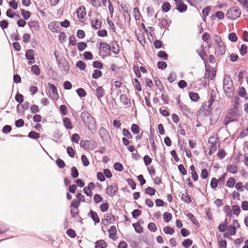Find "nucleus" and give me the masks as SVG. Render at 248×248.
Wrapping results in <instances>:
<instances>
[{
  "mask_svg": "<svg viewBox=\"0 0 248 248\" xmlns=\"http://www.w3.org/2000/svg\"><path fill=\"white\" fill-rule=\"evenodd\" d=\"M223 89L226 95L231 98L233 95L234 87L232 81L229 76H225L223 82Z\"/></svg>",
  "mask_w": 248,
  "mask_h": 248,
  "instance_id": "nucleus-1",
  "label": "nucleus"
},
{
  "mask_svg": "<svg viewBox=\"0 0 248 248\" xmlns=\"http://www.w3.org/2000/svg\"><path fill=\"white\" fill-rule=\"evenodd\" d=\"M241 11L238 8L233 7L229 9L226 13L227 17L231 19H235L240 16Z\"/></svg>",
  "mask_w": 248,
  "mask_h": 248,
  "instance_id": "nucleus-2",
  "label": "nucleus"
},
{
  "mask_svg": "<svg viewBox=\"0 0 248 248\" xmlns=\"http://www.w3.org/2000/svg\"><path fill=\"white\" fill-rule=\"evenodd\" d=\"M208 142L211 144L209 147V154L212 155L213 153H214L217 150V138L215 137H210L208 140Z\"/></svg>",
  "mask_w": 248,
  "mask_h": 248,
  "instance_id": "nucleus-3",
  "label": "nucleus"
},
{
  "mask_svg": "<svg viewBox=\"0 0 248 248\" xmlns=\"http://www.w3.org/2000/svg\"><path fill=\"white\" fill-rule=\"evenodd\" d=\"M239 227V224L236 220H233L232 222V225L230 226L227 229V232L224 233L225 236L228 235H234L236 233V227Z\"/></svg>",
  "mask_w": 248,
  "mask_h": 248,
  "instance_id": "nucleus-4",
  "label": "nucleus"
},
{
  "mask_svg": "<svg viewBox=\"0 0 248 248\" xmlns=\"http://www.w3.org/2000/svg\"><path fill=\"white\" fill-rule=\"evenodd\" d=\"M48 85L49 86L48 92L50 96L53 99L57 100L59 97L57 88L54 84L48 83Z\"/></svg>",
  "mask_w": 248,
  "mask_h": 248,
  "instance_id": "nucleus-5",
  "label": "nucleus"
},
{
  "mask_svg": "<svg viewBox=\"0 0 248 248\" xmlns=\"http://www.w3.org/2000/svg\"><path fill=\"white\" fill-rule=\"evenodd\" d=\"M118 190V186L116 184H113L111 185H108L107 186L106 189V194L108 196H113L116 191Z\"/></svg>",
  "mask_w": 248,
  "mask_h": 248,
  "instance_id": "nucleus-6",
  "label": "nucleus"
},
{
  "mask_svg": "<svg viewBox=\"0 0 248 248\" xmlns=\"http://www.w3.org/2000/svg\"><path fill=\"white\" fill-rule=\"evenodd\" d=\"M100 50L104 54L108 53L110 50V46L105 42H100Z\"/></svg>",
  "mask_w": 248,
  "mask_h": 248,
  "instance_id": "nucleus-7",
  "label": "nucleus"
},
{
  "mask_svg": "<svg viewBox=\"0 0 248 248\" xmlns=\"http://www.w3.org/2000/svg\"><path fill=\"white\" fill-rule=\"evenodd\" d=\"M60 22H53L48 24L49 29L53 32H57L60 31Z\"/></svg>",
  "mask_w": 248,
  "mask_h": 248,
  "instance_id": "nucleus-8",
  "label": "nucleus"
},
{
  "mask_svg": "<svg viewBox=\"0 0 248 248\" xmlns=\"http://www.w3.org/2000/svg\"><path fill=\"white\" fill-rule=\"evenodd\" d=\"M25 57L27 60L30 61L28 62V63L30 65L32 64L33 63L32 60L34 59V51L32 49L28 50L26 52Z\"/></svg>",
  "mask_w": 248,
  "mask_h": 248,
  "instance_id": "nucleus-9",
  "label": "nucleus"
},
{
  "mask_svg": "<svg viewBox=\"0 0 248 248\" xmlns=\"http://www.w3.org/2000/svg\"><path fill=\"white\" fill-rule=\"evenodd\" d=\"M216 71L213 69L208 70L206 67V71L204 75V78L209 79L210 80H213L215 77Z\"/></svg>",
  "mask_w": 248,
  "mask_h": 248,
  "instance_id": "nucleus-10",
  "label": "nucleus"
},
{
  "mask_svg": "<svg viewBox=\"0 0 248 248\" xmlns=\"http://www.w3.org/2000/svg\"><path fill=\"white\" fill-rule=\"evenodd\" d=\"M77 14L79 18H84L86 14L84 7L83 6H80L77 10Z\"/></svg>",
  "mask_w": 248,
  "mask_h": 248,
  "instance_id": "nucleus-11",
  "label": "nucleus"
},
{
  "mask_svg": "<svg viewBox=\"0 0 248 248\" xmlns=\"http://www.w3.org/2000/svg\"><path fill=\"white\" fill-rule=\"evenodd\" d=\"M105 93V90L102 86L97 87L96 89V96L98 100L101 101V99L103 97Z\"/></svg>",
  "mask_w": 248,
  "mask_h": 248,
  "instance_id": "nucleus-12",
  "label": "nucleus"
},
{
  "mask_svg": "<svg viewBox=\"0 0 248 248\" xmlns=\"http://www.w3.org/2000/svg\"><path fill=\"white\" fill-rule=\"evenodd\" d=\"M63 124L64 126L67 129H72L73 128V125L70 119L68 118L65 117L63 119Z\"/></svg>",
  "mask_w": 248,
  "mask_h": 248,
  "instance_id": "nucleus-13",
  "label": "nucleus"
},
{
  "mask_svg": "<svg viewBox=\"0 0 248 248\" xmlns=\"http://www.w3.org/2000/svg\"><path fill=\"white\" fill-rule=\"evenodd\" d=\"M110 49L114 54H118L119 52V48L118 44L115 41H112L110 43Z\"/></svg>",
  "mask_w": 248,
  "mask_h": 248,
  "instance_id": "nucleus-14",
  "label": "nucleus"
},
{
  "mask_svg": "<svg viewBox=\"0 0 248 248\" xmlns=\"http://www.w3.org/2000/svg\"><path fill=\"white\" fill-rule=\"evenodd\" d=\"M116 228L114 226H112L108 230L109 236L110 238L114 239L116 237Z\"/></svg>",
  "mask_w": 248,
  "mask_h": 248,
  "instance_id": "nucleus-15",
  "label": "nucleus"
},
{
  "mask_svg": "<svg viewBox=\"0 0 248 248\" xmlns=\"http://www.w3.org/2000/svg\"><path fill=\"white\" fill-rule=\"evenodd\" d=\"M90 216L92 217V219L94 221L95 224L99 222L100 220L96 212L91 211L90 213Z\"/></svg>",
  "mask_w": 248,
  "mask_h": 248,
  "instance_id": "nucleus-16",
  "label": "nucleus"
},
{
  "mask_svg": "<svg viewBox=\"0 0 248 248\" xmlns=\"http://www.w3.org/2000/svg\"><path fill=\"white\" fill-rule=\"evenodd\" d=\"M189 97L190 99L195 102H197L199 100L200 98L199 95L198 93L194 92H190L189 93Z\"/></svg>",
  "mask_w": 248,
  "mask_h": 248,
  "instance_id": "nucleus-17",
  "label": "nucleus"
},
{
  "mask_svg": "<svg viewBox=\"0 0 248 248\" xmlns=\"http://www.w3.org/2000/svg\"><path fill=\"white\" fill-rule=\"evenodd\" d=\"M107 244L103 240H100L96 243V248H106Z\"/></svg>",
  "mask_w": 248,
  "mask_h": 248,
  "instance_id": "nucleus-18",
  "label": "nucleus"
},
{
  "mask_svg": "<svg viewBox=\"0 0 248 248\" xmlns=\"http://www.w3.org/2000/svg\"><path fill=\"white\" fill-rule=\"evenodd\" d=\"M104 217L106 218V219L109 222V223H113L115 220V217L111 214H106Z\"/></svg>",
  "mask_w": 248,
  "mask_h": 248,
  "instance_id": "nucleus-19",
  "label": "nucleus"
},
{
  "mask_svg": "<svg viewBox=\"0 0 248 248\" xmlns=\"http://www.w3.org/2000/svg\"><path fill=\"white\" fill-rule=\"evenodd\" d=\"M133 226L135 229V231L138 233H141L143 231L142 227L140 226L139 222L133 224Z\"/></svg>",
  "mask_w": 248,
  "mask_h": 248,
  "instance_id": "nucleus-20",
  "label": "nucleus"
},
{
  "mask_svg": "<svg viewBox=\"0 0 248 248\" xmlns=\"http://www.w3.org/2000/svg\"><path fill=\"white\" fill-rule=\"evenodd\" d=\"M227 170L232 173L235 174L237 172V167L235 165L231 164L228 166Z\"/></svg>",
  "mask_w": 248,
  "mask_h": 248,
  "instance_id": "nucleus-21",
  "label": "nucleus"
},
{
  "mask_svg": "<svg viewBox=\"0 0 248 248\" xmlns=\"http://www.w3.org/2000/svg\"><path fill=\"white\" fill-rule=\"evenodd\" d=\"M163 231L165 233L169 234H172L175 232L174 230L169 226L164 227Z\"/></svg>",
  "mask_w": 248,
  "mask_h": 248,
  "instance_id": "nucleus-22",
  "label": "nucleus"
},
{
  "mask_svg": "<svg viewBox=\"0 0 248 248\" xmlns=\"http://www.w3.org/2000/svg\"><path fill=\"white\" fill-rule=\"evenodd\" d=\"M235 183V180L232 177H230L228 179V180L227 181L226 185L228 187L232 188L234 186Z\"/></svg>",
  "mask_w": 248,
  "mask_h": 248,
  "instance_id": "nucleus-23",
  "label": "nucleus"
},
{
  "mask_svg": "<svg viewBox=\"0 0 248 248\" xmlns=\"http://www.w3.org/2000/svg\"><path fill=\"white\" fill-rule=\"evenodd\" d=\"M120 100L124 105H128L129 102V100L127 97V96L124 94L120 96Z\"/></svg>",
  "mask_w": 248,
  "mask_h": 248,
  "instance_id": "nucleus-24",
  "label": "nucleus"
},
{
  "mask_svg": "<svg viewBox=\"0 0 248 248\" xmlns=\"http://www.w3.org/2000/svg\"><path fill=\"white\" fill-rule=\"evenodd\" d=\"M21 14L25 20H28L31 16V13L24 9L21 10Z\"/></svg>",
  "mask_w": 248,
  "mask_h": 248,
  "instance_id": "nucleus-25",
  "label": "nucleus"
},
{
  "mask_svg": "<svg viewBox=\"0 0 248 248\" xmlns=\"http://www.w3.org/2000/svg\"><path fill=\"white\" fill-rule=\"evenodd\" d=\"M172 218V215L170 213L165 212L163 214V219L166 222H169Z\"/></svg>",
  "mask_w": 248,
  "mask_h": 248,
  "instance_id": "nucleus-26",
  "label": "nucleus"
},
{
  "mask_svg": "<svg viewBox=\"0 0 248 248\" xmlns=\"http://www.w3.org/2000/svg\"><path fill=\"white\" fill-rule=\"evenodd\" d=\"M87 46L86 43H85V42H79L78 44L77 48L79 51H82L86 48Z\"/></svg>",
  "mask_w": 248,
  "mask_h": 248,
  "instance_id": "nucleus-27",
  "label": "nucleus"
},
{
  "mask_svg": "<svg viewBox=\"0 0 248 248\" xmlns=\"http://www.w3.org/2000/svg\"><path fill=\"white\" fill-rule=\"evenodd\" d=\"M145 193L150 196L155 195V190L151 187H148L145 190Z\"/></svg>",
  "mask_w": 248,
  "mask_h": 248,
  "instance_id": "nucleus-28",
  "label": "nucleus"
},
{
  "mask_svg": "<svg viewBox=\"0 0 248 248\" xmlns=\"http://www.w3.org/2000/svg\"><path fill=\"white\" fill-rule=\"evenodd\" d=\"M28 137L31 139H37L39 138L40 136L38 133L34 131H32L29 133Z\"/></svg>",
  "mask_w": 248,
  "mask_h": 248,
  "instance_id": "nucleus-29",
  "label": "nucleus"
},
{
  "mask_svg": "<svg viewBox=\"0 0 248 248\" xmlns=\"http://www.w3.org/2000/svg\"><path fill=\"white\" fill-rule=\"evenodd\" d=\"M181 199L183 201L186 203H189L191 201V198L187 194V193L183 194L181 196Z\"/></svg>",
  "mask_w": 248,
  "mask_h": 248,
  "instance_id": "nucleus-30",
  "label": "nucleus"
},
{
  "mask_svg": "<svg viewBox=\"0 0 248 248\" xmlns=\"http://www.w3.org/2000/svg\"><path fill=\"white\" fill-rule=\"evenodd\" d=\"M170 8V5L168 2H165L162 5V11L165 12H168Z\"/></svg>",
  "mask_w": 248,
  "mask_h": 248,
  "instance_id": "nucleus-31",
  "label": "nucleus"
},
{
  "mask_svg": "<svg viewBox=\"0 0 248 248\" xmlns=\"http://www.w3.org/2000/svg\"><path fill=\"white\" fill-rule=\"evenodd\" d=\"M102 72L99 70H95L93 73L92 77L94 79H97L102 76Z\"/></svg>",
  "mask_w": 248,
  "mask_h": 248,
  "instance_id": "nucleus-32",
  "label": "nucleus"
},
{
  "mask_svg": "<svg viewBox=\"0 0 248 248\" xmlns=\"http://www.w3.org/2000/svg\"><path fill=\"white\" fill-rule=\"evenodd\" d=\"M211 10V8L210 7H207L204 8L202 11V14L203 17L206 18V17L207 16L209 15V13H210Z\"/></svg>",
  "mask_w": 248,
  "mask_h": 248,
  "instance_id": "nucleus-33",
  "label": "nucleus"
},
{
  "mask_svg": "<svg viewBox=\"0 0 248 248\" xmlns=\"http://www.w3.org/2000/svg\"><path fill=\"white\" fill-rule=\"evenodd\" d=\"M76 66L80 70H83L86 67V64L83 61H79L77 62Z\"/></svg>",
  "mask_w": 248,
  "mask_h": 248,
  "instance_id": "nucleus-34",
  "label": "nucleus"
},
{
  "mask_svg": "<svg viewBox=\"0 0 248 248\" xmlns=\"http://www.w3.org/2000/svg\"><path fill=\"white\" fill-rule=\"evenodd\" d=\"M192 241L191 239H187L183 241L182 245L185 248H188L192 245Z\"/></svg>",
  "mask_w": 248,
  "mask_h": 248,
  "instance_id": "nucleus-35",
  "label": "nucleus"
},
{
  "mask_svg": "<svg viewBox=\"0 0 248 248\" xmlns=\"http://www.w3.org/2000/svg\"><path fill=\"white\" fill-rule=\"evenodd\" d=\"M31 72L36 75H39L40 73L39 67L36 65H34L31 67Z\"/></svg>",
  "mask_w": 248,
  "mask_h": 248,
  "instance_id": "nucleus-36",
  "label": "nucleus"
},
{
  "mask_svg": "<svg viewBox=\"0 0 248 248\" xmlns=\"http://www.w3.org/2000/svg\"><path fill=\"white\" fill-rule=\"evenodd\" d=\"M177 9L181 13L185 12L187 9V6L185 4H180L177 6Z\"/></svg>",
  "mask_w": 248,
  "mask_h": 248,
  "instance_id": "nucleus-37",
  "label": "nucleus"
},
{
  "mask_svg": "<svg viewBox=\"0 0 248 248\" xmlns=\"http://www.w3.org/2000/svg\"><path fill=\"white\" fill-rule=\"evenodd\" d=\"M103 200V198L99 194H96L94 195L93 197V201L95 203H98L102 202Z\"/></svg>",
  "mask_w": 248,
  "mask_h": 248,
  "instance_id": "nucleus-38",
  "label": "nucleus"
},
{
  "mask_svg": "<svg viewBox=\"0 0 248 248\" xmlns=\"http://www.w3.org/2000/svg\"><path fill=\"white\" fill-rule=\"evenodd\" d=\"M235 187L239 191L242 192L244 191V186L242 182H237L235 184Z\"/></svg>",
  "mask_w": 248,
  "mask_h": 248,
  "instance_id": "nucleus-39",
  "label": "nucleus"
},
{
  "mask_svg": "<svg viewBox=\"0 0 248 248\" xmlns=\"http://www.w3.org/2000/svg\"><path fill=\"white\" fill-rule=\"evenodd\" d=\"M227 219H225V222L222 224H220L218 227V230L220 232H224L226 230L227 228Z\"/></svg>",
  "mask_w": 248,
  "mask_h": 248,
  "instance_id": "nucleus-40",
  "label": "nucleus"
},
{
  "mask_svg": "<svg viewBox=\"0 0 248 248\" xmlns=\"http://www.w3.org/2000/svg\"><path fill=\"white\" fill-rule=\"evenodd\" d=\"M148 228L150 231L153 232H155L157 230L156 225L153 222H151L148 224Z\"/></svg>",
  "mask_w": 248,
  "mask_h": 248,
  "instance_id": "nucleus-41",
  "label": "nucleus"
},
{
  "mask_svg": "<svg viewBox=\"0 0 248 248\" xmlns=\"http://www.w3.org/2000/svg\"><path fill=\"white\" fill-rule=\"evenodd\" d=\"M131 130L135 134H138L140 131L139 127L136 124H133L132 125Z\"/></svg>",
  "mask_w": 248,
  "mask_h": 248,
  "instance_id": "nucleus-42",
  "label": "nucleus"
},
{
  "mask_svg": "<svg viewBox=\"0 0 248 248\" xmlns=\"http://www.w3.org/2000/svg\"><path fill=\"white\" fill-rule=\"evenodd\" d=\"M114 168L115 170L119 171H122L124 169L123 165L120 163H115L114 164Z\"/></svg>",
  "mask_w": 248,
  "mask_h": 248,
  "instance_id": "nucleus-43",
  "label": "nucleus"
},
{
  "mask_svg": "<svg viewBox=\"0 0 248 248\" xmlns=\"http://www.w3.org/2000/svg\"><path fill=\"white\" fill-rule=\"evenodd\" d=\"M232 211L234 215L238 216L240 213V209L237 205H233L232 206Z\"/></svg>",
  "mask_w": 248,
  "mask_h": 248,
  "instance_id": "nucleus-44",
  "label": "nucleus"
},
{
  "mask_svg": "<svg viewBox=\"0 0 248 248\" xmlns=\"http://www.w3.org/2000/svg\"><path fill=\"white\" fill-rule=\"evenodd\" d=\"M157 56L164 60H167L168 58V55L165 51H160L158 53Z\"/></svg>",
  "mask_w": 248,
  "mask_h": 248,
  "instance_id": "nucleus-45",
  "label": "nucleus"
},
{
  "mask_svg": "<svg viewBox=\"0 0 248 248\" xmlns=\"http://www.w3.org/2000/svg\"><path fill=\"white\" fill-rule=\"evenodd\" d=\"M247 52V46L246 45H242L240 49V53L241 55L244 56Z\"/></svg>",
  "mask_w": 248,
  "mask_h": 248,
  "instance_id": "nucleus-46",
  "label": "nucleus"
},
{
  "mask_svg": "<svg viewBox=\"0 0 248 248\" xmlns=\"http://www.w3.org/2000/svg\"><path fill=\"white\" fill-rule=\"evenodd\" d=\"M67 234L71 238H74L76 236L75 231L71 229H69L66 232Z\"/></svg>",
  "mask_w": 248,
  "mask_h": 248,
  "instance_id": "nucleus-47",
  "label": "nucleus"
},
{
  "mask_svg": "<svg viewBox=\"0 0 248 248\" xmlns=\"http://www.w3.org/2000/svg\"><path fill=\"white\" fill-rule=\"evenodd\" d=\"M77 93L80 97H84L86 95L85 91L82 88L78 89L77 90Z\"/></svg>",
  "mask_w": 248,
  "mask_h": 248,
  "instance_id": "nucleus-48",
  "label": "nucleus"
},
{
  "mask_svg": "<svg viewBox=\"0 0 248 248\" xmlns=\"http://www.w3.org/2000/svg\"><path fill=\"white\" fill-rule=\"evenodd\" d=\"M143 160L146 166L149 165L152 162V159L149 156L146 155L143 157Z\"/></svg>",
  "mask_w": 248,
  "mask_h": 248,
  "instance_id": "nucleus-49",
  "label": "nucleus"
},
{
  "mask_svg": "<svg viewBox=\"0 0 248 248\" xmlns=\"http://www.w3.org/2000/svg\"><path fill=\"white\" fill-rule=\"evenodd\" d=\"M71 175L74 178H77L78 175V171L77 168L75 167H72L71 169Z\"/></svg>",
  "mask_w": 248,
  "mask_h": 248,
  "instance_id": "nucleus-50",
  "label": "nucleus"
},
{
  "mask_svg": "<svg viewBox=\"0 0 248 248\" xmlns=\"http://www.w3.org/2000/svg\"><path fill=\"white\" fill-rule=\"evenodd\" d=\"M224 211L226 215L231 217L232 216V210L229 205H226L224 208Z\"/></svg>",
  "mask_w": 248,
  "mask_h": 248,
  "instance_id": "nucleus-51",
  "label": "nucleus"
},
{
  "mask_svg": "<svg viewBox=\"0 0 248 248\" xmlns=\"http://www.w3.org/2000/svg\"><path fill=\"white\" fill-rule=\"evenodd\" d=\"M9 5L14 10L17 8L18 3L15 0H12L9 2Z\"/></svg>",
  "mask_w": 248,
  "mask_h": 248,
  "instance_id": "nucleus-52",
  "label": "nucleus"
},
{
  "mask_svg": "<svg viewBox=\"0 0 248 248\" xmlns=\"http://www.w3.org/2000/svg\"><path fill=\"white\" fill-rule=\"evenodd\" d=\"M80 140V137L78 134H74L72 135L71 140L72 141L78 143Z\"/></svg>",
  "mask_w": 248,
  "mask_h": 248,
  "instance_id": "nucleus-53",
  "label": "nucleus"
},
{
  "mask_svg": "<svg viewBox=\"0 0 248 248\" xmlns=\"http://www.w3.org/2000/svg\"><path fill=\"white\" fill-rule=\"evenodd\" d=\"M127 182L132 189H135L136 188V184L132 179H128L127 180Z\"/></svg>",
  "mask_w": 248,
  "mask_h": 248,
  "instance_id": "nucleus-54",
  "label": "nucleus"
},
{
  "mask_svg": "<svg viewBox=\"0 0 248 248\" xmlns=\"http://www.w3.org/2000/svg\"><path fill=\"white\" fill-rule=\"evenodd\" d=\"M229 40L232 42H236L237 39V37L234 33H231L228 36Z\"/></svg>",
  "mask_w": 248,
  "mask_h": 248,
  "instance_id": "nucleus-55",
  "label": "nucleus"
},
{
  "mask_svg": "<svg viewBox=\"0 0 248 248\" xmlns=\"http://www.w3.org/2000/svg\"><path fill=\"white\" fill-rule=\"evenodd\" d=\"M211 187L213 188H215L217 186V181L216 178H213L211 180L210 183Z\"/></svg>",
  "mask_w": 248,
  "mask_h": 248,
  "instance_id": "nucleus-56",
  "label": "nucleus"
},
{
  "mask_svg": "<svg viewBox=\"0 0 248 248\" xmlns=\"http://www.w3.org/2000/svg\"><path fill=\"white\" fill-rule=\"evenodd\" d=\"M176 78V75L174 73H171L168 78V80L170 83L173 82Z\"/></svg>",
  "mask_w": 248,
  "mask_h": 248,
  "instance_id": "nucleus-57",
  "label": "nucleus"
},
{
  "mask_svg": "<svg viewBox=\"0 0 248 248\" xmlns=\"http://www.w3.org/2000/svg\"><path fill=\"white\" fill-rule=\"evenodd\" d=\"M155 84L156 86L158 89L161 90V88L162 87V84H161V82L160 80H159V79L158 78L155 77Z\"/></svg>",
  "mask_w": 248,
  "mask_h": 248,
  "instance_id": "nucleus-58",
  "label": "nucleus"
},
{
  "mask_svg": "<svg viewBox=\"0 0 248 248\" xmlns=\"http://www.w3.org/2000/svg\"><path fill=\"white\" fill-rule=\"evenodd\" d=\"M208 176V172L207 170L205 169H202V170L201 177L202 178L205 179L207 178Z\"/></svg>",
  "mask_w": 248,
  "mask_h": 248,
  "instance_id": "nucleus-59",
  "label": "nucleus"
},
{
  "mask_svg": "<svg viewBox=\"0 0 248 248\" xmlns=\"http://www.w3.org/2000/svg\"><path fill=\"white\" fill-rule=\"evenodd\" d=\"M15 99L17 102L21 103L23 101V96L21 94L18 93L16 95Z\"/></svg>",
  "mask_w": 248,
  "mask_h": 248,
  "instance_id": "nucleus-60",
  "label": "nucleus"
},
{
  "mask_svg": "<svg viewBox=\"0 0 248 248\" xmlns=\"http://www.w3.org/2000/svg\"><path fill=\"white\" fill-rule=\"evenodd\" d=\"M56 164L58 165V166L60 168H63L65 166L64 162L61 159H57L56 161Z\"/></svg>",
  "mask_w": 248,
  "mask_h": 248,
  "instance_id": "nucleus-61",
  "label": "nucleus"
},
{
  "mask_svg": "<svg viewBox=\"0 0 248 248\" xmlns=\"http://www.w3.org/2000/svg\"><path fill=\"white\" fill-rule=\"evenodd\" d=\"M141 214L140 210L138 209L134 210L132 212V216L134 218H137Z\"/></svg>",
  "mask_w": 248,
  "mask_h": 248,
  "instance_id": "nucleus-62",
  "label": "nucleus"
},
{
  "mask_svg": "<svg viewBox=\"0 0 248 248\" xmlns=\"http://www.w3.org/2000/svg\"><path fill=\"white\" fill-rule=\"evenodd\" d=\"M103 174L108 178H110L112 177L111 172L108 169H105L103 171Z\"/></svg>",
  "mask_w": 248,
  "mask_h": 248,
  "instance_id": "nucleus-63",
  "label": "nucleus"
},
{
  "mask_svg": "<svg viewBox=\"0 0 248 248\" xmlns=\"http://www.w3.org/2000/svg\"><path fill=\"white\" fill-rule=\"evenodd\" d=\"M241 208L243 210H248V202L243 201L241 204Z\"/></svg>",
  "mask_w": 248,
  "mask_h": 248,
  "instance_id": "nucleus-64",
  "label": "nucleus"
}]
</instances>
